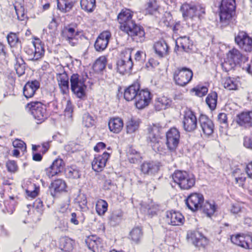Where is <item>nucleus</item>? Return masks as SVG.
<instances>
[{
  "mask_svg": "<svg viewBox=\"0 0 252 252\" xmlns=\"http://www.w3.org/2000/svg\"><path fill=\"white\" fill-rule=\"evenodd\" d=\"M64 168V162L62 159H56L52 163V165L46 169L47 175L52 177L62 172Z\"/></svg>",
  "mask_w": 252,
  "mask_h": 252,
  "instance_id": "19",
  "label": "nucleus"
},
{
  "mask_svg": "<svg viewBox=\"0 0 252 252\" xmlns=\"http://www.w3.org/2000/svg\"><path fill=\"white\" fill-rule=\"evenodd\" d=\"M32 43L33 46H34V53L36 55V59L38 60L41 58L44 54L45 50L44 47L40 43H35L34 42H33Z\"/></svg>",
  "mask_w": 252,
  "mask_h": 252,
  "instance_id": "45",
  "label": "nucleus"
},
{
  "mask_svg": "<svg viewBox=\"0 0 252 252\" xmlns=\"http://www.w3.org/2000/svg\"><path fill=\"white\" fill-rule=\"evenodd\" d=\"M152 95L148 89L139 90L135 103L136 108L142 109L147 106L152 98Z\"/></svg>",
  "mask_w": 252,
  "mask_h": 252,
  "instance_id": "11",
  "label": "nucleus"
},
{
  "mask_svg": "<svg viewBox=\"0 0 252 252\" xmlns=\"http://www.w3.org/2000/svg\"><path fill=\"white\" fill-rule=\"evenodd\" d=\"M70 81L72 92L78 97H83L85 95V90L87 88L84 78L78 74H73L70 77Z\"/></svg>",
  "mask_w": 252,
  "mask_h": 252,
  "instance_id": "5",
  "label": "nucleus"
},
{
  "mask_svg": "<svg viewBox=\"0 0 252 252\" xmlns=\"http://www.w3.org/2000/svg\"><path fill=\"white\" fill-rule=\"evenodd\" d=\"M15 8L18 19L20 20H23L25 16L24 8L22 6L19 9H17L16 7Z\"/></svg>",
  "mask_w": 252,
  "mask_h": 252,
  "instance_id": "63",
  "label": "nucleus"
},
{
  "mask_svg": "<svg viewBox=\"0 0 252 252\" xmlns=\"http://www.w3.org/2000/svg\"><path fill=\"white\" fill-rule=\"evenodd\" d=\"M111 34L108 31L101 32L97 37L95 43V49L98 52L102 51L107 47Z\"/></svg>",
  "mask_w": 252,
  "mask_h": 252,
  "instance_id": "13",
  "label": "nucleus"
},
{
  "mask_svg": "<svg viewBox=\"0 0 252 252\" xmlns=\"http://www.w3.org/2000/svg\"><path fill=\"white\" fill-rule=\"evenodd\" d=\"M25 52L27 54L29 60L30 61H37L36 55L34 52V46L32 43L31 45H28L25 48Z\"/></svg>",
  "mask_w": 252,
  "mask_h": 252,
  "instance_id": "48",
  "label": "nucleus"
},
{
  "mask_svg": "<svg viewBox=\"0 0 252 252\" xmlns=\"http://www.w3.org/2000/svg\"><path fill=\"white\" fill-rule=\"evenodd\" d=\"M224 87L228 90H237L238 84L234 78L227 77L224 79L223 82Z\"/></svg>",
  "mask_w": 252,
  "mask_h": 252,
  "instance_id": "39",
  "label": "nucleus"
},
{
  "mask_svg": "<svg viewBox=\"0 0 252 252\" xmlns=\"http://www.w3.org/2000/svg\"><path fill=\"white\" fill-rule=\"evenodd\" d=\"M73 112V105L70 100L67 101L66 107L64 110L65 116L68 118L72 117V113Z\"/></svg>",
  "mask_w": 252,
  "mask_h": 252,
  "instance_id": "55",
  "label": "nucleus"
},
{
  "mask_svg": "<svg viewBox=\"0 0 252 252\" xmlns=\"http://www.w3.org/2000/svg\"><path fill=\"white\" fill-rule=\"evenodd\" d=\"M204 201V197L202 194L192 193L186 199V204L189 209L193 212H195L200 209Z\"/></svg>",
  "mask_w": 252,
  "mask_h": 252,
  "instance_id": "8",
  "label": "nucleus"
},
{
  "mask_svg": "<svg viewBox=\"0 0 252 252\" xmlns=\"http://www.w3.org/2000/svg\"><path fill=\"white\" fill-rule=\"evenodd\" d=\"M122 214L121 213L113 212L109 217V220L111 222H117L121 219Z\"/></svg>",
  "mask_w": 252,
  "mask_h": 252,
  "instance_id": "57",
  "label": "nucleus"
},
{
  "mask_svg": "<svg viewBox=\"0 0 252 252\" xmlns=\"http://www.w3.org/2000/svg\"><path fill=\"white\" fill-rule=\"evenodd\" d=\"M16 63L15 64V69L17 74L20 76L25 73V63L23 59L21 58H16Z\"/></svg>",
  "mask_w": 252,
  "mask_h": 252,
  "instance_id": "37",
  "label": "nucleus"
},
{
  "mask_svg": "<svg viewBox=\"0 0 252 252\" xmlns=\"http://www.w3.org/2000/svg\"><path fill=\"white\" fill-rule=\"evenodd\" d=\"M221 67L224 71L228 72L233 69L236 64H235L234 61H231L228 57L224 60V62L221 63Z\"/></svg>",
  "mask_w": 252,
  "mask_h": 252,
  "instance_id": "46",
  "label": "nucleus"
},
{
  "mask_svg": "<svg viewBox=\"0 0 252 252\" xmlns=\"http://www.w3.org/2000/svg\"><path fill=\"white\" fill-rule=\"evenodd\" d=\"M169 47L165 41H158V56L164 57L168 55Z\"/></svg>",
  "mask_w": 252,
  "mask_h": 252,
  "instance_id": "43",
  "label": "nucleus"
},
{
  "mask_svg": "<svg viewBox=\"0 0 252 252\" xmlns=\"http://www.w3.org/2000/svg\"><path fill=\"white\" fill-rule=\"evenodd\" d=\"M202 211L207 215L208 217L212 216L217 209V207L214 202L212 203L209 201H203L201 207L200 208Z\"/></svg>",
  "mask_w": 252,
  "mask_h": 252,
  "instance_id": "27",
  "label": "nucleus"
},
{
  "mask_svg": "<svg viewBox=\"0 0 252 252\" xmlns=\"http://www.w3.org/2000/svg\"><path fill=\"white\" fill-rule=\"evenodd\" d=\"M59 68L63 72L57 74V80L62 92L66 94L69 92V78L62 66H59Z\"/></svg>",
  "mask_w": 252,
  "mask_h": 252,
  "instance_id": "17",
  "label": "nucleus"
},
{
  "mask_svg": "<svg viewBox=\"0 0 252 252\" xmlns=\"http://www.w3.org/2000/svg\"><path fill=\"white\" fill-rule=\"evenodd\" d=\"M235 9V0H222L220 7V21L227 23L234 15Z\"/></svg>",
  "mask_w": 252,
  "mask_h": 252,
  "instance_id": "3",
  "label": "nucleus"
},
{
  "mask_svg": "<svg viewBox=\"0 0 252 252\" xmlns=\"http://www.w3.org/2000/svg\"><path fill=\"white\" fill-rule=\"evenodd\" d=\"M192 76L191 70L186 67H178L173 74L176 84L180 86H186L191 80Z\"/></svg>",
  "mask_w": 252,
  "mask_h": 252,
  "instance_id": "6",
  "label": "nucleus"
},
{
  "mask_svg": "<svg viewBox=\"0 0 252 252\" xmlns=\"http://www.w3.org/2000/svg\"><path fill=\"white\" fill-rule=\"evenodd\" d=\"M172 177L174 182L177 183L182 189H189L192 188L195 183L194 176L185 171L176 170L172 175Z\"/></svg>",
  "mask_w": 252,
  "mask_h": 252,
  "instance_id": "2",
  "label": "nucleus"
},
{
  "mask_svg": "<svg viewBox=\"0 0 252 252\" xmlns=\"http://www.w3.org/2000/svg\"><path fill=\"white\" fill-rule=\"evenodd\" d=\"M108 204L104 200L100 199L96 202L95 209L97 214L100 215H103L107 210Z\"/></svg>",
  "mask_w": 252,
  "mask_h": 252,
  "instance_id": "38",
  "label": "nucleus"
},
{
  "mask_svg": "<svg viewBox=\"0 0 252 252\" xmlns=\"http://www.w3.org/2000/svg\"><path fill=\"white\" fill-rule=\"evenodd\" d=\"M218 94L216 92L210 93L206 98V102L211 110L216 108L217 103Z\"/></svg>",
  "mask_w": 252,
  "mask_h": 252,
  "instance_id": "31",
  "label": "nucleus"
},
{
  "mask_svg": "<svg viewBox=\"0 0 252 252\" xmlns=\"http://www.w3.org/2000/svg\"><path fill=\"white\" fill-rule=\"evenodd\" d=\"M177 43H179L184 51L188 52L191 45L189 38L187 36L180 37L178 38Z\"/></svg>",
  "mask_w": 252,
  "mask_h": 252,
  "instance_id": "41",
  "label": "nucleus"
},
{
  "mask_svg": "<svg viewBox=\"0 0 252 252\" xmlns=\"http://www.w3.org/2000/svg\"><path fill=\"white\" fill-rule=\"evenodd\" d=\"M246 171L248 177L252 179V162L247 165Z\"/></svg>",
  "mask_w": 252,
  "mask_h": 252,
  "instance_id": "64",
  "label": "nucleus"
},
{
  "mask_svg": "<svg viewBox=\"0 0 252 252\" xmlns=\"http://www.w3.org/2000/svg\"><path fill=\"white\" fill-rule=\"evenodd\" d=\"M232 175L234 177L236 183L240 187H243L246 179V174L241 173L240 169L237 168L232 172Z\"/></svg>",
  "mask_w": 252,
  "mask_h": 252,
  "instance_id": "30",
  "label": "nucleus"
},
{
  "mask_svg": "<svg viewBox=\"0 0 252 252\" xmlns=\"http://www.w3.org/2000/svg\"><path fill=\"white\" fill-rule=\"evenodd\" d=\"M6 166L8 171L11 173H15L18 171V165L14 160H8L6 163Z\"/></svg>",
  "mask_w": 252,
  "mask_h": 252,
  "instance_id": "52",
  "label": "nucleus"
},
{
  "mask_svg": "<svg viewBox=\"0 0 252 252\" xmlns=\"http://www.w3.org/2000/svg\"><path fill=\"white\" fill-rule=\"evenodd\" d=\"M106 59L104 57H101L98 59L94 64V67L98 70L101 71L105 68Z\"/></svg>",
  "mask_w": 252,
  "mask_h": 252,
  "instance_id": "51",
  "label": "nucleus"
},
{
  "mask_svg": "<svg viewBox=\"0 0 252 252\" xmlns=\"http://www.w3.org/2000/svg\"><path fill=\"white\" fill-rule=\"evenodd\" d=\"M158 10V4L157 0H150L147 5V7L145 9V14H149L151 15H155Z\"/></svg>",
  "mask_w": 252,
  "mask_h": 252,
  "instance_id": "36",
  "label": "nucleus"
},
{
  "mask_svg": "<svg viewBox=\"0 0 252 252\" xmlns=\"http://www.w3.org/2000/svg\"><path fill=\"white\" fill-rule=\"evenodd\" d=\"M109 156V154L107 152H104L102 155L95 156L92 162L93 170L97 172L101 171L105 166L106 163Z\"/></svg>",
  "mask_w": 252,
  "mask_h": 252,
  "instance_id": "16",
  "label": "nucleus"
},
{
  "mask_svg": "<svg viewBox=\"0 0 252 252\" xmlns=\"http://www.w3.org/2000/svg\"><path fill=\"white\" fill-rule=\"evenodd\" d=\"M235 41L239 47L244 51H252V38L250 37L246 32L240 31L235 35Z\"/></svg>",
  "mask_w": 252,
  "mask_h": 252,
  "instance_id": "7",
  "label": "nucleus"
},
{
  "mask_svg": "<svg viewBox=\"0 0 252 252\" xmlns=\"http://www.w3.org/2000/svg\"><path fill=\"white\" fill-rule=\"evenodd\" d=\"M193 91L195 92V94L199 97L205 95L208 92V88L205 86L197 87L193 89Z\"/></svg>",
  "mask_w": 252,
  "mask_h": 252,
  "instance_id": "53",
  "label": "nucleus"
},
{
  "mask_svg": "<svg viewBox=\"0 0 252 252\" xmlns=\"http://www.w3.org/2000/svg\"><path fill=\"white\" fill-rule=\"evenodd\" d=\"M227 57L231 61L235 62V64H239L242 62H245L246 60V57L243 56L241 52L235 48L230 50L227 54Z\"/></svg>",
  "mask_w": 252,
  "mask_h": 252,
  "instance_id": "26",
  "label": "nucleus"
},
{
  "mask_svg": "<svg viewBox=\"0 0 252 252\" xmlns=\"http://www.w3.org/2000/svg\"><path fill=\"white\" fill-rule=\"evenodd\" d=\"M140 86L138 82L134 83L131 85L127 87L124 92V98L127 101H131L135 99L139 91Z\"/></svg>",
  "mask_w": 252,
  "mask_h": 252,
  "instance_id": "22",
  "label": "nucleus"
},
{
  "mask_svg": "<svg viewBox=\"0 0 252 252\" xmlns=\"http://www.w3.org/2000/svg\"><path fill=\"white\" fill-rule=\"evenodd\" d=\"M131 239L134 242L137 243L142 236V230L139 227L133 228L129 234Z\"/></svg>",
  "mask_w": 252,
  "mask_h": 252,
  "instance_id": "42",
  "label": "nucleus"
},
{
  "mask_svg": "<svg viewBox=\"0 0 252 252\" xmlns=\"http://www.w3.org/2000/svg\"><path fill=\"white\" fill-rule=\"evenodd\" d=\"M13 146L15 148H18L21 149L23 151H25L26 150V145L24 141L17 139L13 142Z\"/></svg>",
  "mask_w": 252,
  "mask_h": 252,
  "instance_id": "56",
  "label": "nucleus"
},
{
  "mask_svg": "<svg viewBox=\"0 0 252 252\" xmlns=\"http://www.w3.org/2000/svg\"><path fill=\"white\" fill-rule=\"evenodd\" d=\"M132 17V14L129 9H123L117 16L118 21L121 25L120 29L131 37L137 36L142 37L145 34L143 29L137 26Z\"/></svg>",
  "mask_w": 252,
  "mask_h": 252,
  "instance_id": "1",
  "label": "nucleus"
},
{
  "mask_svg": "<svg viewBox=\"0 0 252 252\" xmlns=\"http://www.w3.org/2000/svg\"><path fill=\"white\" fill-rule=\"evenodd\" d=\"M244 145L246 148L252 150V136L244 138Z\"/></svg>",
  "mask_w": 252,
  "mask_h": 252,
  "instance_id": "61",
  "label": "nucleus"
},
{
  "mask_svg": "<svg viewBox=\"0 0 252 252\" xmlns=\"http://www.w3.org/2000/svg\"><path fill=\"white\" fill-rule=\"evenodd\" d=\"M118 71L122 74L129 73L133 67V62L131 60V56L129 55L127 61L121 59L117 63Z\"/></svg>",
  "mask_w": 252,
  "mask_h": 252,
  "instance_id": "20",
  "label": "nucleus"
},
{
  "mask_svg": "<svg viewBox=\"0 0 252 252\" xmlns=\"http://www.w3.org/2000/svg\"><path fill=\"white\" fill-rule=\"evenodd\" d=\"M80 5L83 9L92 12L95 6V0H81Z\"/></svg>",
  "mask_w": 252,
  "mask_h": 252,
  "instance_id": "40",
  "label": "nucleus"
},
{
  "mask_svg": "<svg viewBox=\"0 0 252 252\" xmlns=\"http://www.w3.org/2000/svg\"><path fill=\"white\" fill-rule=\"evenodd\" d=\"M180 137V132L176 128H171L166 132V143L170 151H174L176 149L179 144Z\"/></svg>",
  "mask_w": 252,
  "mask_h": 252,
  "instance_id": "10",
  "label": "nucleus"
},
{
  "mask_svg": "<svg viewBox=\"0 0 252 252\" xmlns=\"http://www.w3.org/2000/svg\"><path fill=\"white\" fill-rule=\"evenodd\" d=\"M141 121L138 119L131 118L126 124V132L131 134L138 129Z\"/></svg>",
  "mask_w": 252,
  "mask_h": 252,
  "instance_id": "28",
  "label": "nucleus"
},
{
  "mask_svg": "<svg viewBox=\"0 0 252 252\" xmlns=\"http://www.w3.org/2000/svg\"><path fill=\"white\" fill-rule=\"evenodd\" d=\"M87 243L89 249L94 252H99L102 247L100 239H90Z\"/></svg>",
  "mask_w": 252,
  "mask_h": 252,
  "instance_id": "35",
  "label": "nucleus"
},
{
  "mask_svg": "<svg viewBox=\"0 0 252 252\" xmlns=\"http://www.w3.org/2000/svg\"><path fill=\"white\" fill-rule=\"evenodd\" d=\"M242 240H244V237L240 235L232 236L231 237V242L234 244L240 246Z\"/></svg>",
  "mask_w": 252,
  "mask_h": 252,
  "instance_id": "58",
  "label": "nucleus"
},
{
  "mask_svg": "<svg viewBox=\"0 0 252 252\" xmlns=\"http://www.w3.org/2000/svg\"><path fill=\"white\" fill-rule=\"evenodd\" d=\"M187 238L197 247L204 248L208 244V240L199 231H191L188 233Z\"/></svg>",
  "mask_w": 252,
  "mask_h": 252,
  "instance_id": "12",
  "label": "nucleus"
},
{
  "mask_svg": "<svg viewBox=\"0 0 252 252\" xmlns=\"http://www.w3.org/2000/svg\"><path fill=\"white\" fill-rule=\"evenodd\" d=\"M8 44L10 46H14L18 43H20L19 39L16 33L11 32L7 36Z\"/></svg>",
  "mask_w": 252,
  "mask_h": 252,
  "instance_id": "47",
  "label": "nucleus"
},
{
  "mask_svg": "<svg viewBox=\"0 0 252 252\" xmlns=\"http://www.w3.org/2000/svg\"><path fill=\"white\" fill-rule=\"evenodd\" d=\"M183 16L185 19H193L197 16L199 17L200 14L197 7L188 3H184L181 7Z\"/></svg>",
  "mask_w": 252,
  "mask_h": 252,
  "instance_id": "18",
  "label": "nucleus"
},
{
  "mask_svg": "<svg viewBox=\"0 0 252 252\" xmlns=\"http://www.w3.org/2000/svg\"><path fill=\"white\" fill-rule=\"evenodd\" d=\"M166 221L172 225H181L184 223L185 218L181 213L176 211H167L165 214Z\"/></svg>",
  "mask_w": 252,
  "mask_h": 252,
  "instance_id": "15",
  "label": "nucleus"
},
{
  "mask_svg": "<svg viewBox=\"0 0 252 252\" xmlns=\"http://www.w3.org/2000/svg\"><path fill=\"white\" fill-rule=\"evenodd\" d=\"M199 124L204 134L209 136L213 133L214 123L206 115H200L199 118Z\"/></svg>",
  "mask_w": 252,
  "mask_h": 252,
  "instance_id": "14",
  "label": "nucleus"
},
{
  "mask_svg": "<svg viewBox=\"0 0 252 252\" xmlns=\"http://www.w3.org/2000/svg\"><path fill=\"white\" fill-rule=\"evenodd\" d=\"M83 123L85 126L90 127L94 125V120L89 113H85L83 117Z\"/></svg>",
  "mask_w": 252,
  "mask_h": 252,
  "instance_id": "49",
  "label": "nucleus"
},
{
  "mask_svg": "<svg viewBox=\"0 0 252 252\" xmlns=\"http://www.w3.org/2000/svg\"><path fill=\"white\" fill-rule=\"evenodd\" d=\"M108 126L111 131L115 133H118L123 127V121L119 117L112 118L109 121Z\"/></svg>",
  "mask_w": 252,
  "mask_h": 252,
  "instance_id": "24",
  "label": "nucleus"
},
{
  "mask_svg": "<svg viewBox=\"0 0 252 252\" xmlns=\"http://www.w3.org/2000/svg\"><path fill=\"white\" fill-rule=\"evenodd\" d=\"M127 156L129 162L132 163H137L141 158L140 154L132 148H129Z\"/></svg>",
  "mask_w": 252,
  "mask_h": 252,
  "instance_id": "34",
  "label": "nucleus"
},
{
  "mask_svg": "<svg viewBox=\"0 0 252 252\" xmlns=\"http://www.w3.org/2000/svg\"><path fill=\"white\" fill-rule=\"evenodd\" d=\"M238 124L245 127L252 126V111L244 112L238 115Z\"/></svg>",
  "mask_w": 252,
  "mask_h": 252,
  "instance_id": "23",
  "label": "nucleus"
},
{
  "mask_svg": "<svg viewBox=\"0 0 252 252\" xmlns=\"http://www.w3.org/2000/svg\"><path fill=\"white\" fill-rule=\"evenodd\" d=\"M148 131L147 140L148 143L151 144V146L154 147L158 143V126L155 124L150 125L148 128Z\"/></svg>",
  "mask_w": 252,
  "mask_h": 252,
  "instance_id": "25",
  "label": "nucleus"
},
{
  "mask_svg": "<svg viewBox=\"0 0 252 252\" xmlns=\"http://www.w3.org/2000/svg\"><path fill=\"white\" fill-rule=\"evenodd\" d=\"M140 210L141 212H144L151 217L157 214V206L154 205L152 203L148 205L142 204Z\"/></svg>",
  "mask_w": 252,
  "mask_h": 252,
  "instance_id": "33",
  "label": "nucleus"
},
{
  "mask_svg": "<svg viewBox=\"0 0 252 252\" xmlns=\"http://www.w3.org/2000/svg\"><path fill=\"white\" fill-rule=\"evenodd\" d=\"M33 207L35 208V210L39 214H41L43 211V205L42 201L38 199L33 204Z\"/></svg>",
  "mask_w": 252,
  "mask_h": 252,
  "instance_id": "54",
  "label": "nucleus"
},
{
  "mask_svg": "<svg viewBox=\"0 0 252 252\" xmlns=\"http://www.w3.org/2000/svg\"><path fill=\"white\" fill-rule=\"evenodd\" d=\"M67 174L68 177L72 179H78L81 176V172L79 169L75 165L70 166L68 169Z\"/></svg>",
  "mask_w": 252,
  "mask_h": 252,
  "instance_id": "44",
  "label": "nucleus"
},
{
  "mask_svg": "<svg viewBox=\"0 0 252 252\" xmlns=\"http://www.w3.org/2000/svg\"><path fill=\"white\" fill-rule=\"evenodd\" d=\"M52 189L54 190L55 193L65 191L66 187L65 182L61 179L54 181L51 184Z\"/></svg>",
  "mask_w": 252,
  "mask_h": 252,
  "instance_id": "32",
  "label": "nucleus"
},
{
  "mask_svg": "<svg viewBox=\"0 0 252 252\" xmlns=\"http://www.w3.org/2000/svg\"><path fill=\"white\" fill-rule=\"evenodd\" d=\"M141 170L144 173H149L151 170V164L149 163H143L141 165Z\"/></svg>",
  "mask_w": 252,
  "mask_h": 252,
  "instance_id": "62",
  "label": "nucleus"
},
{
  "mask_svg": "<svg viewBox=\"0 0 252 252\" xmlns=\"http://www.w3.org/2000/svg\"><path fill=\"white\" fill-rule=\"evenodd\" d=\"M62 34L65 39L68 42L70 40H75V36L78 35L77 32H75V29L73 27L68 26L65 27L63 31Z\"/></svg>",
  "mask_w": 252,
  "mask_h": 252,
  "instance_id": "29",
  "label": "nucleus"
},
{
  "mask_svg": "<svg viewBox=\"0 0 252 252\" xmlns=\"http://www.w3.org/2000/svg\"><path fill=\"white\" fill-rule=\"evenodd\" d=\"M73 243L74 242L71 239L65 238L63 242V249L68 252H72L74 248Z\"/></svg>",
  "mask_w": 252,
  "mask_h": 252,
  "instance_id": "50",
  "label": "nucleus"
},
{
  "mask_svg": "<svg viewBox=\"0 0 252 252\" xmlns=\"http://www.w3.org/2000/svg\"><path fill=\"white\" fill-rule=\"evenodd\" d=\"M184 129L188 132L194 131L197 127V119L194 113L190 110L185 111L183 121Z\"/></svg>",
  "mask_w": 252,
  "mask_h": 252,
  "instance_id": "9",
  "label": "nucleus"
},
{
  "mask_svg": "<svg viewBox=\"0 0 252 252\" xmlns=\"http://www.w3.org/2000/svg\"><path fill=\"white\" fill-rule=\"evenodd\" d=\"M218 119L220 124L227 125V116L225 113H220L218 116Z\"/></svg>",
  "mask_w": 252,
  "mask_h": 252,
  "instance_id": "60",
  "label": "nucleus"
},
{
  "mask_svg": "<svg viewBox=\"0 0 252 252\" xmlns=\"http://www.w3.org/2000/svg\"><path fill=\"white\" fill-rule=\"evenodd\" d=\"M40 87V83L37 80L28 82L23 89V94L27 98L33 96L36 90Z\"/></svg>",
  "mask_w": 252,
  "mask_h": 252,
  "instance_id": "21",
  "label": "nucleus"
},
{
  "mask_svg": "<svg viewBox=\"0 0 252 252\" xmlns=\"http://www.w3.org/2000/svg\"><path fill=\"white\" fill-rule=\"evenodd\" d=\"M27 107L29 109L37 123L40 124L47 118L46 105L39 101L31 102L27 104Z\"/></svg>",
  "mask_w": 252,
  "mask_h": 252,
  "instance_id": "4",
  "label": "nucleus"
},
{
  "mask_svg": "<svg viewBox=\"0 0 252 252\" xmlns=\"http://www.w3.org/2000/svg\"><path fill=\"white\" fill-rule=\"evenodd\" d=\"M169 102V100L165 97H163L161 98V100L158 99V107H160L161 109H165L166 106H167Z\"/></svg>",
  "mask_w": 252,
  "mask_h": 252,
  "instance_id": "59",
  "label": "nucleus"
}]
</instances>
